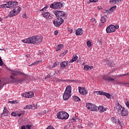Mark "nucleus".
<instances>
[{"mask_svg": "<svg viewBox=\"0 0 129 129\" xmlns=\"http://www.w3.org/2000/svg\"><path fill=\"white\" fill-rule=\"evenodd\" d=\"M90 3H96L98 0H89Z\"/></svg>", "mask_w": 129, "mask_h": 129, "instance_id": "nucleus-41", "label": "nucleus"}, {"mask_svg": "<svg viewBox=\"0 0 129 129\" xmlns=\"http://www.w3.org/2000/svg\"><path fill=\"white\" fill-rule=\"evenodd\" d=\"M103 80L106 81L115 82V80L114 79L111 78L110 77H108V76H104L103 77Z\"/></svg>", "mask_w": 129, "mask_h": 129, "instance_id": "nucleus-16", "label": "nucleus"}, {"mask_svg": "<svg viewBox=\"0 0 129 129\" xmlns=\"http://www.w3.org/2000/svg\"><path fill=\"white\" fill-rule=\"evenodd\" d=\"M26 109H35L36 106L34 105H27L26 106Z\"/></svg>", "mask_w": 129, "mask_h": 129, "instance_id": "nucleus-22", "label": "nucleus"}, {"mask_svg": "<svg viewBox=\"0 0 129 129\" xmlns=\"http://www.w3.org/2000/svg\"><path fill=\"white\" fill-rule=\"evenodd\" d=\"M4 64V62L3 59L0 60V66H2Z\"/></svg>", "mask_w": 129, "mask_h": 129, "instance_id": "nucleus-46", "label": "nucleus"}, {"mask_svg": "<svg viewBox=\"0 0 129 129\" xmlns=\"http://www.w3.org/2000/svg\"><path fill=\"white\" fill-rule=\"evenodd\" d=\"M47 8L46 7L44 8L43 9H42L41 11H44V10H46Z\"/></svg>", "mask_w": 129, "mask_h": 129, "instance_id": "nucleus-57", "label": "nucleus"}, {"mask_svg": "<svg viewBox=\"0 0 129 129\" xmlns=\"http://www.w3.org/2000/svg\"><path fill=\"white\" fill-rule=\"evenodd\" d=\"M98 110H99L100 113L104 112V107L103 106H99L98 107Z\"/></svg>", "mask_w": 129, "mask_h": 129, "instance_id": "nucleus-25", "label": "nucleus"}, {"mask_svg": "<svg viewBox=\"0 0 129 129\" xmlns=\"http://www.w3.org/2000/svg\"><path fill=\"white\" fill-rule=\"evenodd\" d=\"M72 91V88L71 86H68L66 90V91L63 94V98L64 100H68L71 97Z\"/></svg>", "mask_w": 129, "mask_h": 129, "instance_id": "nucleus-3", "label": "nucleus"}, {"mask_svg": "<svg viewBox=\"0 0 129 129\" xmlns=\"http://www.w3.org/2000/svg\"><path fill=\"white\" fill-rule=\"evenodd\" d=\"M42 15L44 18H48L50 16V14L48 12H46L44 14H42Z\"/></svg>", "mask_w": 129, "mask_h": 129, "instance_id": "nucleus-26", "label": "nucleus"}, {"mask_svg": "<svg viewBox=\"0 0 129 129\" xmlns=\"http://www.w3.org/2000/svg\"><path fill=\"white\" fill-rule=\"evenodd\" d=\"M68 31H69V32H70V34H72V33L73 32V30L72 28H69Z\"/></svg>", "mask_w": 129, "mask_h": 129, "instance_id": "nucleus-38", "label": "nucleus"}, {"mask_svg": "<svg viewBox=\"0 0 129 129\" xmlns=\"http://www.w3.org/2000/svg\"><path fill=\"white\" fill-rule=\"evenodd\" d=\"M53 13L55 14L56 17L58 18H61V19H63L62 18L64 17L66 15L64 12L62 11H55L53 12Z\"/></svg>", "mask_w": 129, "mask_h": 129, "instance_id": "nucleus-10", "label": "nucleus"}, {"mask_svg": "<svg viewBox=\"0 0 129 129\" xmlns=\"http://www.w3.org/2000/svg\"><path fill=\"white\" fill-rule=\"evenodd\" d=\"M116 6H114L113 7L111 8L109 10H107V13H111V12H113V11L115 10V9H116Z\"/></svg>", "mask_w": 129, "mask_h": 129, "instance_id": "nucleus-23", "label": "nucleus"}, {"mask_svg": "<svg viewBox=\"0 0 129 129\" xmlns=\"http://www.w3.org/2000/svg\"><path fill=\"white\" fill-rule=\"evenodd\" d=\"M64 22L63 19H61V18H57L56 21H53V23L55 26L59 27L62 23Z\"/></svg>", "mask_w": 129, "mask_h": 129, "instance_id": "nucleus-11", "label": "nucleus"}, {"mask_svg": "<svg viewBox=\"0 0 129 129\" xmlns=\"http://www.w3.org/2000/svg\"><path fill=\"white\" fill-rule=\"evenodd\" d=\"M120 114H121L122 116H127L128 115V111L126 109L123 108Z\"/></svg>", "mask_w": 129, "mask_h": 129, "instance_id": "nucleus-18", "label": "nucleus"}, {"mask_svg": "<svg viewBox=\"0 0 129 129\" xmlns=\"http://www.w3.org/2000/svg\"><path fill=\"white\" fill-rule=\"evenodd\" d=\"M108 19V17L106 16H103L101 17L100 21L102 23H104Z\"/></svg>", "mask_w": 129, "mask_h": 129, "instance_id": "nucleus-19", "label": "nucleus"}, {"mask_svg": "<svg viewBox=\"0 0 129 129\" xmlns=\"http://www.w3.org/2000/svg\"><path fill=\"white\" fill-rule=\"evenodd\" d=\"M11 115L15 117V116H17V113H15V112H12V113H11Z\"/></svg>", "mask_w": 129, "mask_h": 129, "instance_id": "nucleus-42", "label": "nucleus"}, {"mask_svg": "<svg viewBox=\"0 0 129 129\" xmlns=\"http://www.w3.org/2000/svg\"><path fill=\"white\" fill-rule=\"evenodd\" d=\"M58 31H55V32H54V35H58Z\"/></svg>", "mask_w": 129, "mask_h": 129, "instance_id": "nucleus-52", "label": "nucleus"}, {"mask_svg": "<svg viewBox=\"0 0 129 129\" xmlns=\"http://www.w3.org/2000/svg\"><path fill=\"white\" fill-rule=\"evenodd\" d=\"M1 50L3 51L4 50V49H1Z\"/></svg>", "mask_w": 129, "mask_h": 129, "instance_id": "nucleus-64", "label": "nucleus"}, {"mask_svg": "<svg viewBox=\"0 0 129 129\" xmlns=\"http://www.w3.org/2000/svg\"><path fill=\"white\" fill-rule=\"evenodd\" d=\"M62 81L61 80L59 79H56V82H60V81Z\"/></svg>", "mask_w": 129, "mask_h": 129, "instance_id": "nucleus-53", "label": "nucleus"}, {"mask_svg": "<svg viewBox=\"0 0 129 129\" xmlns=\"http://www.w3.org/2000/svg\"><path fill=\"white\" fill-rule=\"evenodd\" d=\"M15 75H17V72H15Z\"/></svg>", "mask_w": 129, "mask_h": 129, "instance_id": "nucleus-62", "label": "nucleus"}, {"mask_svg": "<svg viewBox=\"0 0 129 129\" xmlns=\"http://www.w3.org/2000/svg\"><path fill=\"white\" fill-rule=\"evenodd\" d=\"M52 67H53L52 66H47V68H48L49 70H51L53 69V68Z\"/></svg>", "mask_w": 129, "mask_h": 129, "instance_id": "nucleus-44", "label": "nucleus"}, {"mask_svg": "<svg viewBox=\"0 0 129 129\" xmlns=\"http://www.w3.org/2000/svg\"><path fill=\"white\" fill-rule=\"evenodd\" d=\"M110 61H109V62H108V66H109V67L111 66V63H110Z\"/></svg>", "mask_w": 129, "mask_h": 129, "instance_id": "nucleus-55", "label": "nucleus"}, {"mask_svg": "<svg viewBox=\"0 0 129 129\" xmlns=\"http://www.w3.org/2000/svg\"><path fill=\"white\" fill-rule=\"evenodd\" d=\"M116 84L117 85H121V84L124 85V84H125V83H122L121 82H117L116 83Z\"/></svg>", "mask_w": 129, "mask_h": 129, "instance_id": "nucleus-43", "label": "nucleus"}, {"mask_svg": "<svg viewBox=\"0 0 129 129\" xmlns=\"http://www.w3.org/2000/svg\"><path fill=\"white\" fill-rule=\"evenodd\" d=\"M102 95H105L107 98H110V94L108 93L103 92Z\"/></svg>", "mask_w": 129, "mask_h": 129, "instance_id": "nucleus-28", "label": "nucleus"}, {"mask_svg": "<svg viewBox=\"0 0 129 129\" xmlns=\"http://www.w3.org/2000/svg\"><path fill=\"white\" fill-rule=\"evenodd\" d=\"M103 92H102V91H94L93 92V94L96 95H103Z\"/></svg>", "mask_w": 129, "mask_h": 129, "instance_id": "nucleus-27", "label": "nucleus"}, {"mask_svg": "<svg viewBox=\"0 0 129 129\" xmlns=\"http://www.w3.org/2000/svg\"><path fill=\"white\" fill-rule=\"evenodd\" d=\"M86 107L89 110H91V111H96L97 110L98 107H97L95 105L92 104L90 103H88L86 104Z\"/></svg>", "mask_w": 129, "mask_h": 129, "instance_id": "nucleus-6", "label": "nucleus"}, {"mask_svg": "<svg viewBox=\"0 0 129 129\" xmlns=\"http://www.w3.org/2000/svg\"><path fill=\"white\" fill-rule=\"evenodd\" d=\"M123 108V107H122L121 105L118 103L116 107H114V110L116 113H118V114H120Z\"/></svg>", "mask_w": 129, "mask_h": 129, "instance_id": "nucleus-9", "label": "nucleus"}, {"mask_svg": "<svg viewBox=\"0 0 129 129\" xmlns=\"http://www.w3.org/2000/svg\"><path fill=\"white\" fill-rule=\"evenodd\" d=\"M57 63H56V62H54V63L52 64V68H55L56 67H57Z\"/></svg>", "mask_w": 129, "mask_h": 129, "instance_id": "nucleus-39", "label": "nucleus"}, {"mask_svg": "<svg viewBox=\"0 0 129 129\" xmlns=\"http://www.w3.org/2000/svg\"><path fill=\"white\" fill-rule=\"evenodd\" d=\"M126 75H129V73H128V74L127 73V74H124V75H122L121 76H125Z\"/></svg>", "mask_w": 129, "mask_h": 129, "instance_id": "nucleus-59", "label": "nucleus"}, {"mask_svg": "<svg viewBox=\"0 0 129 129\" xmlns=\"http://www.w3.org/2000/svg\"><path fill=\"white\" fill-rule=\"evenodd\" d=\"M78 90L81 95H86L88 93L87 91L84 87H78Z\"/></svg>", "mask_w": 129, "mask_h": 129, "instance_id": "nucleus-15", "label": "nucleus"}, {"mask_svg": "<svg viewBox=\"0 0 129 129\" xmlns=\"http://www.w3.org/2000/svg\"><path fill=\"white\" fill-rule=\"evenodd\" d=\"M16 102V101H9V103H12V104H15Z\"/></svg>", "mask_w": 129, "mask_h": 129, "instance_id": "nucleus-48", "label": "nucleus"}, {"mask_svg": "<svg viewBox=\"0 0 129 129\" xmlns=\"http://www.w3.org/2000/svg\"><path fill=\"white\" fill-rule=\"evenodd\" d=\"M22 96L25 98H31L34 96V93L31 91L26 92L22 94Z\"/></svg>", "mask_w": 129, "mask_h": 129, "instance_id": "nucleus-12", "label": "nucleus"}, {"mask_svg": "<svg viewBox=\"0 0 129 129\" xmlns=\"http://www.w3.org/2000/svg\"><path fill=\"white\" fill-rule=\"evenodd\" d=\"M10 79L12 80V82H16V79L14 78L13 77H10Z\"/></svg>", "mask_w": 129, "mask_h": 129, "instance_id": "nucleus-40", "label": "nucleus"}, {"mask_svg": "<svg viewBox=\"0 0 129 129\" xmlns=\"http://www.w3.org/2000/svg\"><path fill=\"white\" fill-rule=\"evenodd\" d=\"M93 68H94V67H93V66L89 67V69H90V70H91L92 69H93Z\"/></svg>", "mask_w": 129, "mask_h": 129, "instance_id": "nucleus-56", "label": "nucleus"}, {"mask_svg": "<svg viewBox=\"0 0 129 129\" xmlns=\"http://www.w3.org/2000/svg\"><path fill=\"white\" fill-rule=\"evenodd\" d=\"M8 5H7V3H6V4H4V5H1L0 6V8H3V9H4L5 8H8Z\"/></svg>", "mask_w": 129, "mask_h": 129, "instance_id": "nucleus-33", "label": "nucleus"}, {"mask_svg": "<svg viewBox=\"0 0 129 129\" xmlns=\"http://www.w3.org/2000/svg\"><path fill=\"white\" fill-rule=\"evenodd\" d=\"M21 8L20 7H17L15 8L14 10L10 12L8 15V17H12L13 16H15L16 15H17L20 12Z\"/></svg>", "mask_w": 129, "mask_h": 129, "instance_id": "nucleus-4", "label": "nucleus"}, {"mask_svg": "<svg viewBox=\"0 0 129 129\" xmlns=\"http://www.w3.org/2000/svg\"><path fill=\"white\" fill-rule=\"evenodd\" d=\"M87 45L88 47H91L92 46L91 42L90 41H88L87 42Z\"/></svg>", "mask_w": 129, "mask_h": 129, "instance_id": "nucleus-36", "label": "nucleus"}, {"mask_svg": "<svg viewBox=\"0 0 129 129\" xmlns=\"http://www.w3.org/2000/svg\"><path fill=\"white\" fill-rule=\"evenodd\" d=\"M7 3V8L11 9H14L18 5V3L17 2H8Z\"/></svg>", "mask_w": 129, "mask_h": 129, "instance_id": "nucleus-8", "label": "nucleus"}, {"mask_svg": "<svg viewBox=\"0 0 129 129\" xmlns=\"http://www.w3.org/2000/svg\"><path fill=\"white\" fill-rule=\"evenodd\" d=\"M83 34V31L82 28H78L76 31V35L81 36Z\"/></svg>", "mask_w": 129, "mask_h": 129, "instance_id": "nucleus-17", "label": "nucleus"}, {"mask_svg": "<svg viewBox=\"0 0 129 129\" xmlns=\"http://www.w3.org/2000/svg\"><path fill=\"white\" fill-rule=\"evenodd\" d=\"M21 116V114H18V116H19V117H20Z\"/></svg>", "mask_w": 129, "mask_h": 129, "instance_id": "nucleus-61", "label": "nucleus"}, {"mask_svg": "<svg viewBox=\"0 0 129 129\" xmlns=\"http://www.w3.org/2000/svg\"><path fill=\"white\" fill-rule=\"evenodd\" d=\"M21 129H26V126L25 125H23L21 126Z\"/></svg>", "mask_w": 129, "mask_h": 129, "instance_id": "nucleus-54", "label": "nucleus"}, {"mask_svg": "<svg viewBox=\"0 0 129 129\" xmlns=\"http://www.w3.org/2000/svg\"><path fill=\"white\" fill-rule=\"evenodd\" d=\"M2 60V58L1 56H0V60Z\"/></svg>", "mask_w": 129, "mask_h": 129, "instance_id": "nucleus-63", "label": "nucleus"}, {"mask_svg": "<svg viewBox=\"0 0 129 129\" xmlns=\"http://www.w3.org/2000/svg\"><path fill=\"white\" fill-rule=\"evenodd\" d=\"M42 39L43 37L42 36H32L27 39L22 40V42L26 44L37 45L38 44H40L42 42Z\"/></svg>", "mask_w": 129, "mask_h": 129, "instance_id": "nucleus-1", "label": "nucleus"}, {"mask_svg": "<svg viewBox=\"0 0 129 129\" xmlns=\"http://www.w3.org/2000/svg\"><path fill=\"white\" fill-rule=\"evenodd\" d=\"M58 119L61 120H67L69 118V114L65 111H60L57 114Z\"/></svg>", "mask_w": 129, "mask_h": 129, "instance_id": "nucleus-2", "label": "nucleus"}, {"mask_svg": "<svg viewBox=\"0 0 129 129\" xmlns=\"http://www.w3.org/2000/svg\"><path fill=\"white\" fill-rule=\"evenodd\" d=\"M9 113V111L7 109L6 107L4 108L3 112L1 113V117H4L8 116Z\"/></svg>", "mask_w": 129, "mask_h": 129, "instance_id": "nucleus-13", "label": "nucleus"}, {"mask_svg": "<svg viewBox=\"0 0 129 129\" xmlns=\"http://www.w3.org/2000/svg\"><path fill=\"white\" fill-rule=\"evenodd\" d=\"M46 129H54L52 126H49Z\"/></svg>", "mask_w": 129, "mask_h": 129, "instance_id": "nucleus-50", "label": "nucleus"}, {"mask_svg": "<svg viewBox=\"0 0 129 129\" xmlns=\"http://www.w3.org/2000/svg\"><path fill=\"white\" fill-rule=\"evenodd\" d=\"M72 120L73 122H77L79 120V119L76 117H73V118H72Z\"/></svg>", "mask_w": 129, "mask_h": 129, "instance_id": "nucleus-37", "label": "nucleus"}, {"mask_svg": "<svg viewBox=\"0 0 129 129\" xmlns=\"http://www.w3.org/2000/svg\"><path fill=\"white\" fill-rule=\"evenodd\" d=\"M84 70L86 71H89L90 70V67L89 66H85L84 67Z\"/></svg>", "mask_w": 129, "mask_h": 129, "instance_id": "nucleus-30", "label": "nucleus"}, {"mask_svg": "<svg viewBox=\"0 0 129 129\" xmlns=\"http://www.w3.org/2000/svg\"><path fill=\"white\" fill-rule=\"evenodd\" d=\"M22 17H23V18H26V19H27V18H28V17H27V15H26V14H23L22 15Z\"/></svg>", "mask_w": 129, "mask_h": 129, "instance_id": "nucleus-47", "label": "nucleus"}, {"mask_svg": "<svg viewBox=\"0 0 129 129\" xmlns=\"http://www.w3.org/2000/svg\"><path fill=\"white\" fill-rule=\"evenodd\" d=\"M63 47V45L60 44L57 45L56 48V51L60 50Z\"/></svg>", "mask_w": 129, "mask_h": 129, "instance_id": "nucleus-24", "label": "nucleus"}, {"mask_svg": "<svg viewBox=\"0 0 129 129\" xmlns=\"http://www.w3.org/2000/svg\"><path fill=\"white\" fill-rule=\"evenodd\" d=\"M106 110H107V108H104V111H106Z\"/></svg>", "mask_w": 129, "mask_h": 129, "instance_id": "nucleus-58", "label": "nucleus"}, {"mask_svg": "<svg viewBox=\"0 0 129 129\" xmlns=\"http://www.w3.org/2000/svg\"><path fill=\"white\" fill-rule=\"evenodd\" d=\"M110 120L113 123L115 124H119V125H121V123L119 122V119L117 117H112Z\"/></svg>", "mask_w": 129, "mask_h": 129, "instance_id": "nucleus-14", "label": "nucleus"}, {"mask_svg": "<svg viewBox=\"0 0 129 129\" xmlns=\"http://www.w3.org/2000/svg\"><path fill=\"white\" fill-rule=\"evenodd\" d=\"M41 62V60H38V61H35L34 62H33L31 66H35V65H38V64L39 63V62Z\"/></svg>", "mask_w": 129, "mask_h": 129, "instance_id": "nucleus-32", "label": "nucleus"}, {"mask_svg": "<svg viewBox=\"0 0 129 129\" xmlns=\"http://www.w3.org/2000/svg\"><path fill=\"white\" fill-rule=\"evenodd\" d=\"M91 22L93 25H95L97 23V20L95 18H92L91 19Z\"/></svg>", "mask_w": 129, "mask_h": 129, "instance_id": "nucleus-31", "label": "nucleus"}, {"mask_svg": "<svg viewBox=\"0 0 129 129\" xmlns=\"http://www.w3.org/2000/svg\"><path fill=\"white\" fill-rule=\"evenodd\" d=\"M118 28L119 26L117 24L115 26L113 25H110L107 27L106 31L107 33H114V32H115V30L118 29Z\"/></svg>", "mask_w": 129, "mask_h": 129, "instance_id": "nucleus-5", "label": "nucleus"}, {"mask_svg": "<svg viewBox=\"0 0 129 129\" xmlns=\"http://www.w3.org/2000/svg\"><path fill=\"white\" fill-rule=\"evenodd\" d=\"M68 50H66L65 51L63 52V53L60 54V56L62 57L64 56L68 53Z\"/></svg>", "mask_w": 129, "mask_h": 129, "instance_id": "nucleus-34", "label": "nucleus"}, {"mask_svg": "<svg viewBox=\"0 0 129 129\" xmlns=\"http://www.w3.org/2000/svg\"><path fill=\"white\" fill-rule=\"evenodd\" d=\"M3 20V19L0 17V22L2 21Z\"/></svg>", "mask_w": 129, "mask_h": 129, "instance_id": "nucleus-60", "label": "nucleus"}, {"mask_svg": "<svg viewBox=\"0 0 129 129\" xmlns=\"http://www.w3.org/2000/svg\"><path fill=\"white\" fill-rule=\"evenodd\" d=\"M110 4L114 5V0H111L109 1Z\"/></svg>", "mask_w": 129, "mask_h": 129, "instance_id": "nucleus-49", "label": "nucleus"}, {"mask_svg": "<svg viewBox=\"0 0 129 129\" xmlns=\"http://www.w3.org/2000/svg\"><path fill=\"white\" fill-rule=\"evenodd\" d=\"M126 106L128 108H129V102L127 101L126 103H125Z\"/></svg>", "mask_w": 129, "mask_h": 129, "instance_id": "nucleus-51", "label": "nucleus"}, {"mask_svg": "<svg viewBox=\"0 0 129 129\" xmlns=\"http://www.w3.org/2000/svg\"><path fill=\"white\" fill-rule=\"evenodd\" d=\"M63 5L60 2H56L52 3L50 8L53 9H59L62 7Z\"/></svg>", "mask_w": 129, "mask_h": 129, "instance_id": "nucleus-7", "label": "nucleus"}, {"mask_svg": "<svg viewBox=\"0 0 129 129\" xmlns=\"http://www.w3.org/2000/svg\"><path fill=\"white\" fill-rule=\"evenodd\" d=\"M73 98H74V100H75V101L78 102V101H80L81 100L80 98L78 96H74Z\"/></svg>", "mask_w": 129, "mask_h": 129, "instance_id": "nucleus-29", "label": "nucleus"}, {"mask_svg": "<svg viewBox=\"0 0 129 129\" xmlns=\"http://www.w3.org/2000/svg\"><path fill=\"white\" fill-rule=\"evenodd\" d=\"M121 1L123 0H114V5H117L119 2H120Z\"/></svg>", "mask_w": 129, "mask_h": 129, "instance_id": "nucleus-35", "label": "nucleus"}, {"mask_svg": "<svg viewBox=\"0 0 129 129\" xmlns=\"http://www.w3.org/2000/svg\"><path fill=\"white\" fill-rule=\"evenodd\" d=\"M68 63V61H63L60 63V66L62 68H65Z\"/></svg>", "mask_w": 129, "mask_h": 129, "instance_id": "nucleus-21", "label": "nucleus"}, {"mask_svg": "<svg viewBox=\"0 0 129 129\" xmlns=\"http://www.w3.org/2000/svg\"><path fill=\"white\" fill-rule=\"evenodd\" d=\"M78 58V56H77V55H74V56L73 57V58H72V59L71 60H70V63H73L75 61H76Z\"/></svg>", "mask_w": 129, "mask_h": 129, "instance_id": "nucleus-20", "label": "nucleus"}, {"mask_svg": "<svg viewBox=\"0 0 129 129\" xmlns=\"http://www.w3.org/2000/svg\"><path fill=\"white\" fill-rule=\"evenodd\" d=\"M26 127L27 128H30L32 127V125H29V124H27L26 125Z\"/></svg>", "mask_w": 129, "mask_h": 129, "instance_id": "nucleus-45", "label": "nucleus"}]
</instances>
